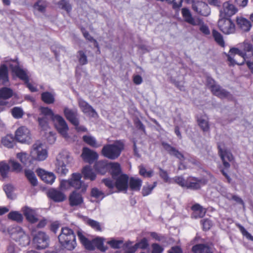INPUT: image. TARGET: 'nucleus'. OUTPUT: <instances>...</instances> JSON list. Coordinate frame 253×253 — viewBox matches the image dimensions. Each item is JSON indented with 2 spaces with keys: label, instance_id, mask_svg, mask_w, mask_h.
I'll return each instance as SVG.
<instances>
[{
  "label": "nucleus",
  "instance_id": "41",
  "mask_svg": "<svg viewBox=\"0 0 253 253\" xmlns=\"http://www.w3.org/2000/svg\"><path fill=\"white\" fill-rule=\"evenodd\" d=\"M212 35L215 42L220 46L223 47L225 42L222 35L216 30H212Z\"/></svg>",
  "mask_w": 253,
  "mask_h": 253
},
{
  "label": "nucleus",
  "instance_id": "61",
  "mask_svg": "<svg viewBox=\"0 0 253 253\" xmlns=\"http://www.w3.org/2000/svg\"><path fill=\"white\" fill-rule=\"evenodd\" d=\"M174 181L179 185L183 187H186L187 185V179L185 180L180 176H175L173 178Z\"/></svg>",
  "mask_w": 253,
  "mask_h": 253
},
{
  "label": "nucleus",
  "instance_id": "21",
  "mask_svg": "<svg viewBox=\"0 0 253 253\" xmlns=\"http://www.w3.org/2000/svg\"><path fill=\"white\" fill-rule=\"evenodd\" d=\"M128 177L126 174H121L116 178L115 185L119 191L126 192L128 187Z\"/></svg>",
  "mask_w": 253,
  "mask_h": 253
},
{
  "label": "nucleus",
  "instance_id": "55",
  "mask_svg": "<svg viewBox=\"0 0 253 253\" xmlns=\"http://www.w3.org/2000/svg\"><path fill=\"white\" fill-rule=\"evenodd\" d=\"M91 195L92 197L100 200H102L105 197L104 193L97 188L92 189Z\"/></svg>",
  "mask_w": 253,
  "mask_h": 253
},
{
  "label": "nucleus",
  "instance_id": "30",
  "mask_svg": "<svg viewBox=\"0 0 253 253\" xmlns=\"http://www.w3.org/2000/svg\"><path fill=\"white\" fill-rule=\"evenodd\" d=\"M191 209L193 211L192 216L196 218L203 217L206 212V209L199 204H194Z\"/></svg>",
  "mask_w": 253,
  "mask_h": 253
},
{
  "label": "nucleus",
  "instance_id": "23",
  "mask_svg": "<svg viewBox=\"0 0 253 253\" xmlns=\"http://www.w3.org/2000/svg\"><path fill=\"white\" fill-rule=\"evenodd\" d=\"M47 196L52 200L57 202H62L66 199V196L63 193L55 189L49 190Z\"/></svg>",
  "mask_w": 253,
  "mask_h": 253
},
{
  "label": "nucleus",
  "instance_id": "10",
  "mask_svg": "<svg viewBox=\"0 0 253 253\" xmlns=\"http://www.w3.org/2000/svg\"><path fill=\"white\" fill-rule=\"evenodd\" d=\"M218 26L219 29L225 34H231L235 31V25L229 18H220Z\"/></svg>",
  "mask_w": 253,
  "mask_h": 253
},
{
  "label": "nucleus",
  "instance_id": "9",
  "mask_svg": "<svg viewBox=\"0 0 253 253\" xmlns=\"http://www.w3.org/2000/svg\"><path fill=\"white\" fill-rule=\"evenodd\" d=\"M31 235L33 237V243L37 249H43L48 246V237L45 233L32 228Z\"/></svg>",
  "mask_w": 253,
  "mask_h": 253
},
{
  "label": "nucleus",
  "instance_id": "24",
  "mask_svg": "<svg viewBox=\"0 0 253 253\" xmlns=\"http://www.w3.org/2000/svg\"><path fill=\"white\" fill-rule=\"evenodd\" d=\"M64 113L66 119L73 125H77L79 124L78 114L76 110H71L66 107L64 109Z\"/></svg>",
  "mask_w": 253,
  "mask_h": 253
},
{
  "label": "nucleus",
  "instance_id": "4",
  "mask_svg": "<svg viewBox=\"0 0 253 253\" xmlns=\"http://www.w3.org/2000/svg\"><path fill=\"white\" fill-rule=\"evenodd\" d=\"M124 149V143L122 140H117L111 144H107L103 147L102 155L111 160L117 159Z\"/></svg>",
  "mask_w": 253,
  "mask_h": 253
},
{
  "label": "nucleus",
  "instance_id": "29",
  "mask_svg": "<svg viewBox=\"0 0 253 253\" xmlns=\"http://www.w3.org/2000/svg\"><path fill=\"white\" fill-rule=\"evenodd\" d=\"M69 202L72 206H78L83 202V198L80 194L75 191L70 194Z\"/></svg>",
  "mask_w": 253,
  "mask_h": 253
},
{
  "label": "nucleus",
  "instance_id": "8",
  "mask_svg": "<svg viewBox=\"0 0 253 253\" xmlns=\"http://www.w3.org/2000/svg\"><path fill=\"white\" fill-rule=\"evenodd\" d=\"M47 150L43 144L40 141H37L33 146L30 152V156L34 160L42 161L47 157Z\"/></svg>",
  "mask_w": 253,
  "mask_h": 253
},
{
  "label": "nucleus",
  "instance_id": "64",
  "mask_svg": "<svg viewBox=\"0 0 253 253\" xmlns=\"http://www.w3.org/2000/svg\"><path fill=\"white\" fill-rule=\"evenodd\" d=\"M152 253H162L164 251L163 247L157 243L152 244Z\"/></svg>",
  "mask_w": 253,
  "mask_h": 253
},
{
  "label": "nucleus",
  "instance_id": "18",
  "mask_svg": "<svg viewBox=\"0 0 253 253\" xmlns=\"http://www.w3.org/2000/svg\"><path fill=\"white\" fill-rule=\"evenodd\" d=\"M37 173L42 180L49 184H52L56 178V176L53 172H48L42 169H38Z\"/></svg>",
  "mask_w": 253,
  "mask_h": 253
},
{
  "label": "nucleus",
  "instance_id": "62",
  "mask_svg": "<svg viewBox=\"0 0 253 253\" xmlns=\"http://www.w3.org/2000/svg\"><path fill=\"white\" fill-rule=\"evenodd\" d=\"M60 188L62 190H68L71 186L70 180H62L60 183Z\"/></svg>",
  "mask_w": 253,
  "mask_h": 253
},
{
  "label": "nucleus",
  "instance_id": "5",
  "mask_svg": "<svg viewBox=\"0 0 253 253\" xmlns=\"http://www.w3.org/2000/svg\"><path fill=\"white\" fill-rule=\"evenodd\" d=\"M8 65L11 69L12 73L17 77L23 81L26 84L27 87L32 92H36L37 89L29 82V77L27 71L21 68L19 66V63L16 60L11 61L8 63Z\"/></svg>",
  "mask_w": 253,
  "mask_h": 253
},
{
  "label": "nucleus",
  "instance_id": "49",
  "mask_svg": "<svg viewBox=\"0 0 253 253\" xmlns=\"http://www.w3.org/2000/svg\"><path fill=\"white\" fill-rule=\"evenodd\" d=\"M42 101L47 104H52L54 102V95L50 92H45L42 94Z\"/></svg>",
  "mask_w": 253,
  "mask_h": 253
},
{
  "label": "nucleus",
  "instance_id": "20",
  "mask_svg": "<svg viewBox=\"0 0 253 253\" xmlns=\"http://www.w3.org/2000/svg\"><path fill=\"white\" fill-rule=\"evenodd\" d=\"M78 103L81 109L85 114L92 117L97 116L96 111L86 102L80 98L78 100Z\"/></svg>",
  "mask_w": 253,
  "mask_h": 253
},
{
  "label": "nucleus",
  "instance_id": "35",
  "mask_svg": "<svg viewBox=\"0 0 253 253\" xmlns=\"http://www.w3.org/2000/svg\"><path fill=\"white\" fill-rule=\"evenodd\" d=\"M84 177L86 179L94 180L96 178V174L89 166H85L82 170Z\"/></svg>",
  "mask_w": 253,
  "mask_h": 253
},
{
  "label": "nucleus",
  "instance_id": "1",
  "mask_svg": "<svg viewBox=\"0 0 253 253\" xmlns=\"http://www.w3.org/2000/svg\"><path fill=\"white\" fill-rule=\"evenodd\" d=\"M243 51L237 48L230 49L228 60L232 64H243L249 57L253 55V46L252 44L244 42L241 44Z\"/></svg>",
  "mask_w": 253,
  "mask_h": 253
},
{
  "label": "nucleus",
  "instance_id": "38",
  "mask_svg": "<svg viewBox=\"0 0 253 253\" xmlns=\"http://www.w3.org/2000/svg\"><path fill=\"white\" fill-rule=\"evenodd\" d=\"M25 175L31 185L34 186L37 185L38 180L34 172L32 170L25 169Z\"/></svg>",
  "mask_w": 253,
  "mask_h": 253
},
{
  "label": "nucleus",
  "instance_id": "63",
  "mask_svg": "<svg viewBox=\"0 0 253 253\" xmlns=\"http://www.w3.org/2000/svg\"><path fill=\"white\" fill-rule=\"evenodd\" d=\"M7 253H18L19 249L14 243L10 242L7 246Z\"/></svg>",
  "mask_w": 253,
  "mask_h": 253
},
{
  "label": "nucleus",
  "instance_id": "52",
  "mask_svg": "<svg viewBox=\"0 0 253 253\" xmlns=\"http://www.w3.org/2000/svg\"><path fill=\"white\" fill-rule=\"evenodd\" d=\"M58 6L60 8L65 10L67 13H70L72 10V6L66 0H61L58 2Z\"/></svg>",
  "mask_w": 253,
  "mask_h": 253
},
{
  "label": "nucleus",
  "instance_id": "44",
  "mask_svg": "<svg viewBox=\"0 0 253 253\" xmlns=\"http://www.w3.org/2000/svg\"><path fill=\"white\" fill-rule=\"evenodd\" d=\"M9 170L10 167L8 164L4 161L0 162V173L2 177H6Z\"/></svg>",
  "mask_w": 253,
  "mask_h": 253
},
{
  "label": "nucleus",
  "instance_id": "13",
  "mask_svg": "<svg viewBox=\"0 0 253 253\" xmlns=\"http://www.w3.org/2000/svg\"><path fill=\"white\" fill-rule=\"evenodd\" d=\"M15 139L21 143H29L31 140L29 129L24 126L19 127L15 131Z\"/></svg>",
  "mask_w": 253,
  "mask_h": 253
},
{
  "label": "nucleus",
  "instance_id": "37",
  "mask_svg": "<svg viewBox=\"0 0 253 253\" xmlns=\"http://www.w3.org/2000/svg\"><path fill=\"white\" fill-rule=\"evenodd\" d=\"M107 167L110 169V170L112 176L115 178V176H119L121 172L120 165L118 163H110L108 164Z\"/></svg>",
  "mask_w": 253,
  "mask_h": 253
},
{
  "label": "nucleus",
  "instance_id": "54",
  "mask_svg": "<svg viewBox=\"0 0 253 253\" xmlns=\"http://www.w3.org/2000/svg\"><path fill=\"white\" fill-rule=\"evenodd\" d=\"M11 113L13 117L16 119L21 118L23 115L24 112L20 107H14L11 110Z\"/></svg>",
  "mask_w": 253,
  "mask_h": 253
},
{
  "label": "nucleus",
  "instance_id": "33",
  "mask_svg": "<svg viewBox=\"0 0 253 253\" xmlns=\"http://www.w3.org/2000/svg\"><path fill=\"white\" fill-rule=\"evenodd\" d=\"M194 253H212L211 249L204 244H198L192 247Z\"/></svg>",
  "mask_w": 253,
  "mask_h": 253
},
{
  "label": "nucleus",
  "instance_id": "6",
  "mask_svg": "<svg viewBox=\"0 0 253 253\" xmlns=\"http://www.w3.org/2000/svg\"><path fill=\"white\" fill-rule=\"evenodd\" d=\"M78 238L83 245L87 250H93L96 247L101 251H104L103 249V239L101 237H96L91 241L88 240L84 235V232L82 230H78L77 232Z\"/></svg>",
  "mask_w": 253,
  "mask_h": 253
},
{
  "label": "nucleus",
  "instance_id": "43",
  "mask_svg": "<svg viewBox=\"0 0 253 253\" xmlns=\"http://www.w3.org/2000/svg\"><path fill=\"white\" fill-rule=\"evenodd\" d=\"M1 143L7 148H12L14 146V138L11 134L6 135L1 139Z\"/></svg>",
  "mask_w": 253,
  "mask_h": 253
},
{
  "label": "nucleus",
  "instance_id": "17",
  "mask_svg": "<svg viewBox=\"0 0 253 253\" xmlns=\"http://www.w3.org/2000/svg\"><path fill=\"white\" fill-rule=\"evenodd\" d=\"M207 181L204 178L198 179L193 177H189L187 179V185L186 188L192 189H198L201 186L205 185Z\"/></svg>",
  "mask_w": 253,
  "mask_h": 253
},
{
  "label": "nucleus",
  "instance_id": "57",
  "mask_svg": "<svg viewBox=\"0 0 253 253\" xmlns=\"http://www.w3.org/2000/svg\"><path fill=\"white\" fill-rule=\"evenodd\" d=\"M137 249L138 248L145 250L149 246L148 240L146 238H142L139 242L135 244Z\"/></svg>",
  "mask_w": 253,
  "mask_h": 253
},
{
  "label": "nucleus",
  "instance_id": "22",
  "mask_svg": "<svg viewBox=\"0 0 253 253\" xmlns=\"http://www.w3.org/2000/svg\"><path fill=\"white\" fill-rule=\"evenodd\" d=\"M14 60H5L4 64H2L0 66V81H1L3 84H6L8 82V69L7 66H9L8 63H10L11 61ZM18 62L17 59H15ZM11 69L10 68H9ZM11 70V69H10Z\"/></svg>",
  "mask_w": 253,
  "mask_h": 253
},
{
  "label": "nucleus",
  "instance_id": "53",
  "mask_svg": "<svg viewBox=\"0 0 253 253\" xmlns=\"http://www.w3.org/2000/svg\"><path fill=\"white\" fill-rule=\"evenodd\" d=\"M156 185V183L154 182L153 185L146 184L143 187L142 189V194L143 196H146L151 193L152 191Z\"/></svg>",
  "mask_w": 253,
  "mask_h": 253
},
{
  "label": "nucleus",
  "instance_id": "14",
  "mask_svg": "<svg viewBox=\"0 0 253 253\" xmlns=\"http://www.w3.org/2000/svg\"><path fill=\"white\" fill-rule=\"evenodd\" d=\"M192 8L197 13L204 16H208L211 13L208 5L202 1H194L192 3Z\"/></svg>",
  "mask_w": 253,
  "mask_h": 253
},
{
  "label": "nucleus",
  "instance_id": "48",
  "mask_svg": "<svg viewBox=\"0 0 253 253\" xmlns=\"http://www.w3.org/2000/svg\"><path fill=\"white\" fill-rule=\"evenodd\" d=\"M13 95V91L9 88L3 87L0 89V98L6 99L11 97Z\"/></svg>",
  "mask_w": 253,
  "mask_h": 253
},
{
  "label": "nucleus",
  "instance_id": "40",
  "mask_svg": "<svg viewBox=\"0 0 253 253\" xmlns=\"http://www.w3.org/2000/svg\"><path fill=\"white\" fill-rule=\"evenodd\" d=\"M46 5V2L45 1L39 0L34 5L33 7L34 12L35 13L38 12H44L45 11Z\"/></svg>",
  "mask_w": 253,
  "mask_h": 253
},
{
  "label": "nucleus",
  "instance_id": "16",
  "mask_svg": "<svg viewBox=\"0 0 253 253\" xmlns=\"http://www.w3.org/2000/svg\"><path fill=\"white\" fill-rule=\"evenodd\" d=\"M219 153L221 159L222 160L223 164L225 168H229L230 166L229 162H232L234 160V157L232 153L228 150L222 149L220 146L218 147Z\"/></svg>",
  "mask_w": 253,
  "mask_h": 253
},
{
  "label": "nucleus",
  "instance_id": "45",
  "mask_svg": "<svg viewBox=\"0 0 253 253\" xmlns=\"http://www.w3.org/2000/svg\"><path fill=\"white\" fill-rule=\"evenodd\" d=\"M83 138L85 143L92 147L97 148L100 146V144L97 143L95 138L91 135H84Z\"/></svg>",
  "mask_w": 253,
  "mask_h": 253
},
{
  "label": "nucleus",
  "instance_id": "15",
  "mask_svg": "<svg viewBox=\"0 0 253 253\" xmlns=\"http://www.w3.org/2000/svg\"><path fill=\"white\" fill-rule=\"evenodd\" d=\"M82 176L78 173H73L69 179L71 186L76 189H81L82 192H84L86 190L87 186L81 181Z\"/></svg>",
  "mask_w": 253,
  "mask_h": 253
},
{
  "label": "nucleus",
  "instance_id": "26",
  "mask_svg": "<svg viewBox=\"0 0 253 253\" xmlns=\"http://www.w3.org/2000/svg\"><path fill=\"white\" fill-rule=\"evenodd\" d=\"M211 91L214 95L220 98H228L230 97V93L224 89L221 88L218 84L213 86Z\"/></svg>",
  "mask_w": 253,
  "mask_h": 253
},
{
  "label": "nucleus",
  "instance_id": "31",
  "mask_svg": "<svg viewBox=\"0 0 253 253\" xmlns=\"http://www.w3.org/2000/svg\"><path fill=\"white\" fill-rule=\"evenodd\" d=\"M162 145L164 148L170 154L175 156L176 158L180 160L184 159L183 155L177 150L175 148L170 146L169 144L163 142Z\"/></svg>",
  "mask_w": 253,
  "mask_h": 253
},
{
  "label": "nucleus",
  "instance_id": "36",
  "mask_svg": "<svg viewBox=\"0 0 253 253\" xmlns=\"http://www.w3.org/2000/svg\"><path fill=\"white\" fill-rule=\"evenodd\" d=\"M237 25L244 31L250 30L251 24L249 21L243 17L237 18Z\"/></svg>",
  "mask_w": 253,
  "mask_h": 253
},
{
  "label": "nucleus",
  "instance_id": "59",
  "mask_svg": "<svg viewBox=\"0 0 253 253\" xmlns=\"http://www.w3.org/2000/svg\"><path fill=\"white\" fill-rule=\"evenodd\" d=\"M86 222L94 229L97 231H101V226L98 222L91 219H87Z\"/></svg>",
  "mask_w": 253,
  "mask_h": 253
},
{
  "label": "nucleus",
  "instance_id": "3",
  "mask_svg": "<svg viewBox=\"0 0 253 253\" xmlns=\"http://www.w3.org/2000/svg\"><path fill=\"white\" fill-rule=\"evenodd\" d=\"M8 233L11 239L21 247H26L30 244V238L22 227L10 226L8 228Z\"/></svg>",
  "mask_w": 253,
  "mask_h": 253
},
{
  "label": "nucleus",
  "instance_id": "34",
  "mask_svg": "<svg viewBox=\"0 0 253 253\" xmlns=\"http://www.w3.org/2000/svg\"><path fill=\"white\" fill-rule=\"evenodd\" d=\"M9 219L17 223H21L23 220V216L18 211H11L7 215Z\"/></svg>",
  "mask_w": 253,
  "mask_h": 253
},
{
  "label": "nucleus",
  "instance_id": "27",
  "mask_svg": "<svg viewBox=\"0 0 253 253\" xmlns=\"http://www.w3.org/2000/svg\"><path fill=\"white\" fill-rule=\"evenodd\" d=\"M182 14L185 20V21L193 26H196L198 23V21L200 18H193L190 12V11L187 8H183L182 9Z\"/></svg>",
  "mask_w": 253,
  "mask_h": 253
},
{
  "label": "nucleus",
  "instance_id": "42",
  "mask_svg": "<svg viewBox=\"0 0 253 253\" xmlns=\"http://www.w3.org/2000/svg\"><path fill=\"white\" fill-rule=\"evenodd\" d=\"M197 22L198 24H197L196 26L199 27L200 32L205 36L210 35L211 31L208 26L200 19H199Z\"/></svg>",
  "mask_w": 253,
  "mask_h": 253
},
{
  "label": "nucleus",
  "instance_id": "60",
  "mask_svg": "<svg viewBox=\"0 0 253 253\" xmlns=\"http://www.w3.org/2000/svg\"><path fill=\"white\" fill-rule=\"evenodd\" d=\"M9 164L11 165L12 169L17 172H19L22 170V167L20 164L15 161L14 160H9Z\"/></svg>",
  "mask_w": 253,
  "mask_h": 253
},
{
  "label": "nucleus",
  "instance_id": "25",
  "mask_svg": "<svg viewBox=\"0 0 253 253\" xmlns=\"http://www.w3.org/2000/svg\"><path fill=\"white\" fill-rule=\"evenodd\" d=\"M22 211L26 219L31 223H34L38 221V219L35 216V211L28 207L22 208Z\"/></svg>",
  "mask_w": 253,
  "mask_h": 253
},
{
  "label": "nucleus",
  "instance_id": "19",
  "mask_svg": "<svg viewBox=\"0 0 253 253\" xmlns=\"http://www.w3.org/2000/svg\"><path fill=\"white\" fill-rule=\"evenodd\" d=\"M81 156L84 161L91 164L97 159L98 155L95 152L88 148L84 147L83 149Z\"/></svg>",
  "mask_w": 253,
  "mask_h": 253
},
{
  "label": "nucleus",
  "instance_id": "32",
  "mask_svg": "<svg viewBox=\"0 0 253 253\" xmlns=\"http://www.w3.org/2000/svg\"><path fill=\"white\" fill-rule=\"evenodd\" d=\"M142 181L139 178L131 177L129 180V185L131 190L139 191L140 189Z\"/></svg>",
  "mask_w": 253,
  "mask_h": 253
},
{
  "label": "nucleus",
  "instance_id": "47",
  "mask_svg": "<svg viewBox=\"0 0 253 253\" xmlns=\"http://www.w3.org/2000/svg\"><path fill=\"white\" fill-rule=\"evenodd\" d=\"M39 126L43 130H48L49 128L48 119L46 117H39L38 119Z\"/></svg>",
  "mask_w": 253,
  "mask_h": 253
},
{
  "label": "nucleus",
  "instance_id": "51",
  "mask_svg": "<svg viewBox=\"0 0 253 253\" xmlns=\"http://www.w3.org/2000/svg\"><path fill=\"white\" fill-rule=\"evenodd\" d=\"M82 33L84 36V37L87 40L90 42H93L94 43V46L98 48V51L100 52L99 47L98 45V43L97 41L93 38L90 34L87 32L85 29L82 28L81 29Z\"/></svg>",
  "mask_w": 253,
  "mask_h": 253
},
{
  "label": "nucleus",
  "instance_id": "12",
  "mask_svg": "<svg viewBox=\"0 0 253 253\" xmlns=\"http://www.w3.org/2000/svg\"><path fill=\"white\" fill-rule=\"evenodd\" d=\"M52 121L58 132L64 137L67 138L69 128L64 118L60 115H56Z\"/></svg>",
  "mask_w": 253,
  "mask_h": 253
},
{
  "label": "nucleus",
  "instance_id": "56",
  "mask_svg": "<svg viewBox=\"0 0 253 253\" xmlns=\"http://www.w3.org/2000/svg\"><path fill=\"white\" fill-rule=\"evenodd\" d=\"M78 58L81 65H85L87 63V56L84 52L80 50L78 52Z\"/></svg>",
  "mask_w": 253,
  "mask_h": 253
},
{
  "label": "nucleus",
  "instance_id": "2",
  "mask_svg": "<svg viewBox=\"0 0 253 253\" xmlns=\"http://www.w3.org/2000/svg\"><path fill=\"white\" fill-rule=\"evenodd\" d=\"M58 238L63 248L70 251L75 248L77 244L76 236L72 229L67 227H62Z\"/></svg>",
  "mask_w": 253,
  "mask_h": 253
},
{
  "label": "nucleus",
  "instance_id": "50",
  "mask_svg": "<svg viewBox=\"0 0 253 253\" xmlns=\"http://www.w3.org/2000/svg\"><path fill=\"white\" fill-rule=\"evenodd\" d=\"M107 243L113 249H119L124 244V241L122 240L111 239L110 240L108 241Z\"/></svg>",
  "mask_w": 253,
  "mask_h": 253
},
{
  "label": "nucleus",
  "instance_id": "58",
  "mask_svg": "<svg viewBox=\"0 0 253 253\" xmlns=\"http://www.w3.org/2000/svg\"><path fill=\"white\" fill-rule=\"evenodd\" d=\"M139 174L144 177H150L153 175V170H151L147 171L146 169L142 165L139 167Z\"/></svg>",
  "mask_w": 253,
  "mask_h": 253
},
{
  "label": "nucleus",
  "instance_id": "28",
  "mask_svg": "<svg viewBox=\"0 0 253 253\" xmlns=\"http://www.w3.org/2000/svg\"><path fill=\"white\" fill-rule=\"evenodd\" d=\"M198 125L203 131H210V124L208 117L206 115H202L197 118Z\"/></svg>",
  "mask_w": 253,
  "mask_h": 253
},
{
  "label": "nucleus",
  "instance_id": "7",
  "mask_svg": "<svg viewBox=\"0 0 253 253\" xmlns=\"http://www.w3.org/2000/svg\"><path fill=\"white\" fill-rule=\"evenodd\" d=\"M72 158L66 151L60 153L56 158L55 170L56 172L62 175H65L68 171L66 165L71 163Z\"/></svg>",
  "mask_w": 253,
  "mask_h": 253
},
{
  "label": "nucleus",
  "instance_id": "39",
  "mask_svg": "<svg viewBox=\"0 0 253 253\" xmlns=\"http://www.w3.org/2000/svg\"><path fill=\"white\" fill-rule=\"evenodd\" d=\"M40 110L41 111L40 115L42 116V117L50 118L52 121L54 117L56 116V115L54 114L53 111L48 107H41Z\"/></svg>",
  "mask_w": 253,
  "mask_h": 253
},
{
  "label": "nucleus",
  "instance_id": "11",
  "mask_svg": "<svg viewBox=\"0 0 253 253\" xmlns=\"http://www.w3.org/2000/svg\"><path fill=\"white\" fill-rule=\"evenodd\" d=\"M238 12L237 8L230 1L224 2L219 10L220 18H229Z\"/></svg>",
  "mask_w": 253,
  "mask_h": 253
},
{
  "label": "nucleus",
  "instance_id": "46",
  "mask_svg": "<svg viewBox=\"0 0 253 253\" xmlns=\"http://www.w3.org/2000/svg\"><path fill=\"white\" fill-rule=\"evenodd\" d=\"M132 242L128 241L124 244L125 253H134L137 250L136 245H132Z\"/></svg>",
  "mask_w": 253,
  "mask_h": 253
}]
</instances>
